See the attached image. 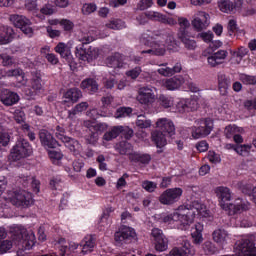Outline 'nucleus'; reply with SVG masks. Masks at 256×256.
Wrapping results in <instances>:
<instances>
[{
	"mask_svg": "<svg viewBox=\"0 0 256 256\" xmlns=\"http://www.w3.org/2000/svg\"><path fill=\"white\" fill-rule=\"evenodd\" d=\"M152 237L155 241L156 251H167V241H165V236H163V231L161 229H152Z\"/></svg>",
	"mask_w": 256,
	"mask_h": 256,
	"instance_id": "nucleus-22",
	"label": "nucleus"
},
{
	"mask_svg": "<svg viewBox=\"0 0 256 256\" xmlns=\"http://www.w3.org/2000/svg\"><path fill=\"white\" fill-rule=\"evenodd\" d=\"M159 101L162 107H165V109H169V107H173L174 100H173V97L171 96L161 95L159 97Z\"/></svg>",
	"mask_w": 256,
	"mask_h": 256,
	"instance_id": "nucleus-53",
	"label": "nucleus"
},
{
	"mask_svg": "<svg viewBox=\"0 0 256 256\" xmlns=\"http://www.w3.org/2000/svg\"><path fill=\"white\" fill-rule=\"evenodd\" d=\"M48 155L54 165H59V162L63 159V153L61 151L50 150L48 151Z\"/></svg>",
	"mask_w": 256,
	"mask_h": 256,
	"instance_id": "nucleus-52",
	"label": "nucleus"
},
{
	"mask_svg": "<svg viewBox=\"0 0 256 256\" xmlns=\"http://www.w3.org/2000/svg\"><path fill=\"white\" fill-rule=\"evenodd\" d=\"M156 21H158V23H163L164 25H170L171 27H173V25H177V19H175L173 17H169L160 12H158Z\"/></svg>",
	"mask_w": 256,
	"mask_h": 256,
	"instance_id": "nucleus-44",
	"label": "nucleus"
},
{
	"mask_svg": "<svg viewBox=\"0 0 256 256\" xmlns=\"http://www.w3.org/2000/svg\"><path fill=\"white\" fill-rule=\"evenodd\" d=\"M89 104L87 102H81L77 104L72 110L68 111V119L72 121L70 123L71 126L74 125L75 121H77V115L79 113H83V111H87Z\"/></svg>",
	"mask_w": 256,
	"mask_h": 256,
	"instance_id": "nucleus-27",
	"label": "nucleus"
},
{
	"mask_svg": "<svg viewBox=\"0 0 256 256\" xmlns=\"http://www.w3.org/2000/svg\"><path fill=\"white\" fill-rule=\"evenodd\" d=\"M178 39H180L182 41V43H184L186 49L193 50V49H195V47H197V42H195V40L191 39V37H189V34L187 33V31H185V30L178 32Z\"/></svg>",
	"mask_w": 256,
	"mask_h": 256,
	"instance_id": "nucleus-35",
	"label": "nucleus"
},
{
	"mask_svg": "<svg viewBox=\"0 0 256 256\" xmlns=\"http://www.w3.org/2000/svg\"><path fill=\"white\" fill-rule=\"evenodd\" d=\"M181 195H183V190L181 188H170L160 195L159 201L162 205H173L181 199Z\"/></svg>",
	"mask_w": 256,
	"mask_h": 256,
	"instance_id": "nucleus-12",
	"label": "nucleus"
},
{
	"mask_svg": "<svg viewBox=\"0 0 256 256\" xmlns=\"http://www.w3.org/2000/svg\"><path fill=\"white\" fill-rule=\"evenodd\" d=\"M195 217H202L203 219H213L211 211L201 201L196 200L191 204L179 206L173 213L170 214H156L155 219L160 223H166L174 229L187 231Z\"/></svg>",
	"mask_w": 256,
	"mask_h": 256,
	"instance_id": "nucleus-1",
	"label": "nucleus"
},
{
	"mask_svg": "<svg viewBox=\"0 0 256 256\" xmlns=\"http://www.w3.org/2000/svg\"><path fill=\"white\" fill-rule=\"evenodd\" d=\"M81 89L88 91V93H97L99 91V84L93 78H88L82 81Z\"/></svg>",
	"mask_w": 256,
	"mask_h": 256,
	"instance_id": "nucleus-36",
	"label": "nucleus"
},
{
	"mask_svg": "<svg viewBox=\"0 0 256 256\" xmlns=\"http://www.w3.org/2000/svg\"><path fill=\"white\" fill-rule=\"evenodd\" d=\"M54 51L60 54V57H62V59H66V61L71 59V47L63 42H59L54 48Z\"/></svg>",
	"mask_w": 256,
	"mask_h": 256,
	"instance_id": "nucleus-34",
	"label": "nucleus"
},
{
	"mask_svg": "<svg viewBox=\"0 0 256 256\" xmlns=\"http://www.w3.org/2000/svg\"><path fill=\"white\" fill-rule=\"evenodd\" d=\"M211 17L205 11H198L194 14L192 19V27L196 29V31H203V29H207L209 27Z\"/></svg>",
	"mask_w": 256,
	"mask_h": 256,
	"instance_id": "nucleus-16",
	"label": "nucleus"
},
{
	"mask_svg": "<svg viewBox=\"0 0 256 256\" xmlns=\"http://www.w3.org/2000/svg\"><path fill=\"white\" fill-rule=\"evenodd\" d=\"M80 247L82 255L93 252V249H95V238L91 235L84 237L80 243Z\"/></svg>",
	"mask_w": 256,
	"mask_h": 256,
	"instance_id": "nucleus-30",
	"label": "nucleus"
},
{
	"mask_svg": "<svg viewBox=\"0 0 256 256\" xmlns=\"http://www.w3.org/2000/svg\"><path fill=\"white\" fill-rule=\"evenodd\" d=\"M198 107L196 100L178 99L175 104V109L178 113H185V111H195Z\"/></svg>",
	"mask_w": 256,
	"mask_h": 256,
	"instance_id": "nucleus-21",
	"label": "nucleus"
},
{
	"mask_svg": "<svg viewBox=\"0 0 256 256\" xmlns=\"http://www.w3.org/2000/svg\"><path fill=\"white\" fill-rule=\"evenodd\" d=\"M63 183L61 182V179L59 178H53L50 181V187L51 189H54L55 191H61L63 189Z\"/></svg>",
	"mask_w": 256,
	"mask_h": 256,
	"instance_id": "nucleus-64",
	"label": "nucleus"
},
{
	"mask_svg": "<svg viewBox=\"0 0 256 256\" xmlns=\"http://www.w3.org/2000/svg\"><path fill=\"white\" fill-rule=\"evenodd\" d=\"M243 128L237 127V125H228L225 128V135L227 139H231L234 135H237V133H243Z\"/></svg>",
	"mask_w": 256,
	"mask_h": 256,
	"instance_id": "nucleus-47",
	"label": "nucleus"
},
{
	"mask_svg": "<svg viewBox=\"0 0 256 256\" xmlns=\"http://www.w3.org/2000/svg\"><path fill=\"white\" fill-rule=\"evenodd\" d=\"M116 150L120 153V155H129V159H131V155H133V146L131 143L127 141H122L119 145L116 146Z\"/></svg>",
	"mask_w": 256,
	"mask_h": 256,
	"instance_id": "nucleus-38",
	"label": "nucleus"
},
{
	"mask_svg": "<svg viewBox=\"0 0 256 256\" xmlns=\"http://www.w3.org/2000/svg\"><path fill=\"white\" fill-rule=\"evenodd\" d=\"M106 67L112 69L111 75H119L121 69L129 67V58L119 53L108 56L105 60Z\"/></svg>",
	"mask_w": 256,
	"mask_h": 256,
	"instance_id": "nucleus-7",
	"label": "nucleus"
},
{
	"mask_svg": "<svg viewBox=\"0 0 256 256\" xmlns=\"http://www.w3.org/2000/svg\"><path fill=\"white\" fill-rule=\"evenodd\" d=\"M159 85L168 91H177L178 89H181L183 85H185V77L182 75H176L171 78H164L159 81Z\"/></svg>",
	"mask_w": 256,
	"mask_h": 256,
	"instance_id": "nucleus-15",
	"label": "nucleus"
},
{
	"mask_svg": "<svg viewBox=\"0 0 256 256\" xmlns=\"http://www.w3.org/2000/svg\"><path fill=\"white\" fill-rule=\"evenodd\" d=\"M0 99L3 105H6L9 107L19 102V95L15 92H12L6 89V90H2L0 94Z\"/></svg>",
	"mask_w": 256,
	"mask_h": 256,
	"instance_id": "nucleus-25",
	"label": "nucleus"
},
{
	"mask_svg": "<svg viewBox=\"0 0 256 256\" xmlns=\"http://www.w3.org/2000/svg\"><path fill=\"white\" fill-rule=\"evenodd\" d=\"M9 21L14 25V27L21 29V31L24 32L25 35H28V37L33 35V28L31 27L33 23L26 16L12 14L9 17Z\"/></svg>",
	"mask_w": 256,
	"mask_h": 256,
	"instance_id": "nucleus-9",
	"label": "nucleus"
},
{
	"mask_svg": "<svg viewBox=\"0 0 256 256\" xmlns=\"http://www.w3.org/2000/svg\"><path fill=\"white\" fill-rule=\"evenodd\" d=\"M141 43L151 48L142 51V54L148 53V55H157L160 57L165 55L167 51H171L172 53L179 51V45H177V40H175L173 34L163 31L145 32L141 36Z\"/></svg>",
	"mask_w": 256,
	"mask_h": 256,
	"instance_id": "nucleus-2",
	"label": "nucleus"
},
{
	"mask_svg": "<svg viewBox=\"0 0 256 256\" xmlns=\"http://www.w3.org/2000/svg\"><path fill=\"white\" fill-rule=\"evenodd\" d=\"M136 235L135 229L128 226H122L120 230L115 233V242L124 243L130 239H135Z\"/></svg>",
	"mask_w": 256,
	"mask_h": 256,
	"instance_id": "nucleus-19",
	"label": "nucleus"
},
{
	"mask_svg": "<svg viewBox=\"0 0 256 256\" xmlns=\"http://www.w3.org/2000/svg\"><path fill=\"white\" fill-rule=\"evenodd\" d=\"M208 160L210 161V163H214L215 165H217V163H221V156L215 153V151H209Z\"/></svg>",
	"mask_w": 256,
	"mask_h": 256,
	"instance_id": "nucleus-63",
	"label": "nucleus"
},
{
	"mask_svg": "<svg viewBox=\"0 0 256 256\" xmlns=\"http://www.w3.org/2000/svg\"><path fill=\"white\" fill-rule=\"evenodd\" d=\"M204 57H207V63L210 67H217L224 63L227 59V50H218L216 53H213L211 49H207L203 52Z\"/></svg>",
	"mask_w": 256,
	"mask_h": 256,
	"instance_id": "nucleus-13",
	"label": "nucleus"
},
{
	"mask_svg": "<svg viewBox=\"0 0 256 256\" xmlns=\"http://www.w3.org/2000/svg\"><path fill=\"white\" fill-rule=\"evenodd\" d=\"M14 36L13 28L5 25L0 26V45H9L13 41Z\"/></svg>",
	"mask_w": 256,
	"mask_h": 256,
	"instance_id": "nucleus-24",
	"label": "nucleus"
},
{
	"mask_svg": "<svg viewBox=\"0 0 256 256\" xmlns=\"http://www.w3.org/2000/svg\"><path fill=\"white\" fill-rule=\"evenodd\" d=\"M218 7L222 13H231L235 10V5L230 0H219Z\"/></svg>",
	"mask_w": 256,
	"mask_h": 256,
	"instance_id": "nucleus-43",
	"label": "nucleus"
},
{
	"mask_svg": "<svg viewBox=\"0 0 256 256\" xmlns=\"http://www.w3.org/2000/svg\"><path fill=\"white\" fill-rule=\"evenodd\" d=\"M40 141L42 145L48 149H55V147L58 145L57 140H55L53 135H51V133H49L47 130L40 131Z\"/></svg>",
	"mask_w": 256,
	"mask_h": 256,
	"instance_id": "nucleus-26",
	"label": "nucleus"
},
{
	"mask_svg": "<svg viewBox=\"0 0 256 256\" xmlns=\"http://www.w3.org/2000/svg\"><path fill=\"white\" fill-rule=\"evenodd\" d=\"M215 194L219 199L221 209L228 211L229 215H235V213H240V211H247L251 207L247 200L241 198L236 199L234 203H227V201L233 199V194L231 189L225 186L216 187Z\"/></svg>",
	"mask_w": 256,
	"mask_h": 256,
	"instance_id": "nucleus-3",
	"label": "nucleus"
},
{
	"mask_svg": "<svg viewBox=\"0 0 256 256\" xmlns=\"http://www.w3.org/2000/svg\"><path fill=\"white\" fill-rule=\"evenodd\" d=\"M38 11L40 12L38 15H43V17H45V15H54V13L57 12L55 6L47 0H44Z\"/></svg>",
	"mask_w": 256,
	"mask_h": 256,
	"instance_id": "nucleus-39",
	"label": "nucleus"
},
{
	"mask_svg": "<svg viewBox=\"0 0 256 256\" xmlns=\"http://www.w3.org/2000/svg\"><path fill=\"white\" fill-rule=\"evenodd\" d=\"M156 129H158V131L161 133L169 135V137L175 134V124H173V121L167 118L158 119L156 122Z\"/></svg>",
	"mask_w": 256,
	"mask_h": 256,
	"instance_id": "nucleus-20",
	"label": "nucleus"
},
{
	"mask_svg": "<svg viewBox=\"0 0 256 256\" xmlns=\"http://www.w3.org/2000/svg\"><path fill=\"white\" fill-rule=\"evenodd\" d=\"M157 99V88L153 86H146L139 89L137 101L141 103V105H151L155 103Z\"/></svg>",
	"mask_w": 256,
	"mask_h": 256,
	"instance_id": "nucleus-11",
	"label": "nucleus"
},
{
	"mask_svg": "<svg viewBox=\"0 0 256 256\" xmlns=\"http://www.w3.org/2000/svg\"><path fill=\"white\" fill-rule=\"evenodd\" d=\"M109 213H113L112 208L106 209V211L103 213L102 217L98 222V225L101 231H103L104 229H107V227L111 225V217L109 216Z\"/></svg>",
	"mask_w": 256,
	"mask_h": 256,
	"instance_id": "nucleus-41",
	"label": "nucleus"
},
{
	"mask_svg": "<svg viewBox=\"0 0 256 256\" xmlns=\"http://www.w3.org/2000/svg\"><path fill=\"white\" fill-rule=\"evenodd\" d=\"M142 187L147 191L148 193H153L155 189H157V183L153 181L146 180L142 182Z\"/></svg>",
	"mask_w": 256,
	"mask_h": 256,
	"instance_id": "nucleus-61",
	"label": "nucleus"
},
{
	"mask_svg": "<svg viewBox=\"0 0 256 256\" xmlns=\"http://www.w3.org/2000/svg\"><path fill=\"white\" fill-rule=\"evenodd\" d=\"M5 199L16 207H29V205H33V195L25 190L9 191Z\"/></svg>",
	"mask_w": 256,
	"mask_h": 256,
	"instance_id": "nucleus-5",
	"label": "nucleus"
},
{
	"mask_svg": "<svg viewBox=\"0 0 256 256\" xmlns=\"http://www.w3.org/2000/svg\"><path fill=\"white\" fill-rule=\"evenodd\" d=\"M0 59L2 61L3 67H11L15 63V59L8 54H0Z\"/></svg>",
	"mask_w": 256,
	"mask_h": 256,
	"instance_id": "nucleus-58",
	"label": "nucleus"
},
{
	"mask_svg": "<svg viewBox=\"0 0 256 256\" xmlns=\"http://www.w3.org/2000/svg\"><path fill=\"white\" fill-rule=\"evenodd\" d=\"M234 151H236L238 155L245 157L246 155H249V152L251 151V145H237L236 148H234Z\"/></svg>",
	"mask_w": 256,
	"mask_h": 256,
	"instance_id": "nucleus-56",
	"label": "nucleus"
},
{
	"mask_svg": "<svg viewBox=\"0 0 256 256\" xmlns=\"http://www.w3.org/2000/svg\"><path fill=\"white\" fill-rule=\"evenodd\" d=\"M136 125L140 129H149L151 127L152 122L150 119L147 118L145 115H139L136 120Z\"/></svg>",
	"mask_w": 256,
	"mask_h": 256,
	"instance_id": "nucleus-48",
	"label": "nucleus"
},
{
	"mask_svg": "<svg viewBox=\"0 0 256 256\" xmlns=\"http://www.w3.org/2000/svg\"><path fill=\"white\" fill-rule=\"evenodd\" d=\"M247 53H249V49L243 46H241L237 50L231 51L232 61L236 63V65H239V63L243 61V58L245 57V55H247Z\"/></svg>",
	"mask_w": 256,
	"mask_h": 256,
	"instance_id": "nucleus-37",
	"label": "nucleus"
},
{
	"mask_svg": "<svg viewBox=\"0 0 256 256\" xmlns=\"http://www.w3.org/2000/svg\"><path fill=\"white\" fill-rule=\"evenodd\" d=\"M10 233L12 234L14 245H21L26 250L33 249L35 245V233L33 230L27 231L21 225H12L10 227Z\"/></svg>",
	"mask_w": 256,
	"mask_h": 256,
	"instance_id": "nucleus-4",
	"label": "nucleus"
},
{
	"mask_svg": "<svg viewBox=\"0 0 256 256\" xmlns=\"http://www.w3.org/2000/svg\"><path fill=\"white\" fill-rule=\"evenodd\" d=\"M88 117L91 119H99V117H111V113L103 111V110H97V109H92L89 112H87Z\"/></svg>",
	"mask_w": 256,
	"mask_h": 256,
	"instance_id": "nucleus-50",
	"label": "nucleus"
},
{
	"mask_svg": "<svg viewBox=\"0 0 256 256\" xmlns=\"http://www.w3.org/2000/svg\"><path fill=\"white\" fill-rule=\"evenodd\" d=\"M97 39V36H94L89 32V34L84 35L80 41H82V44L76 46L75 55L80 61H88V54L87 49L84 48V45H87L89 43H93Z\"/></svg>",
	"mask_w": 256,
	"mask_h": 256,
	"instance_id": "nucleus-17",
	"label": "nucleus"
},
{
	"mask_svg": "<svg viewBox=\"0 0 256 256\" xmlns=\"http://www.w3.org/2000/svg\"><path fill=\"white\" fill-rule=\"evenodd\" d=\"M55 135L56 139L62 141L65 147H67V149H69L72 153H74L75 155H78V153H80L81 144H79V141L73 138H69L67 135H65V128L57 126L55 129Z\"/></svg>",
	"mask_w": 256,
	"mask_h": 256,
	"instance_id": "nucleus-8",
	"label": "nucleus"
},
{
	"mask_svg": "<svg viewBox=\"0 0 256 256\" xmlns=\"http://www.w3.org/2000/svg\"><path fill=\"white\" fill-rule=\"evenodd\" d=\"M33 154V148L27 142V140L20 138L17 140L16 144L13 146L10 152V161H21L25 157H30Z\"/></svg>",
	"mask_w": 256,
	"mask_h": 256,
	"instance_id": "nucleus-6",
	"label": "nucleus"
},
{
	"mask_svg": "<svg viewBox=\"0 0 256 256\" xmlns=\"http://www.w3.org/2000/svg\"><path fill=\"white\" fill-rule=\"evenodd\" d=\"M83 97L79 88H71L64 93V103H77Z\"/></svg>",
	"mask_w": 256,
	"mask_h": 256,
	"instance_id": "nucleus-29",
	"label": "nucleus"
},
{
	"mask_svg": "<svg viewBox=\"0 0 256 256\" xmlns=\"http://www.w3.org/2000/svg\"><path fill=\"white\" fill-rule=\"evenodd\" d=\"M3 77H21L22 81L18 82V87H23V85H27L25 73L19 68L11 69L8 71L2 70V79Z\"/></svg>",
	"mask_w": 256,
	"mask_h": 256,
	"instance_id": "nucleus-31",
	"label": "nucleus"
},
{
	"mask_svg": "<svg viewBox=\"0 0 256 256\" xmlns=\"http://www.w3.org/2000/svg\"><path fill=\"white\" fill-rule=\"evenodd\" d=\"M133 113V109L129 107H120L116 110L114 117L115 119H123L129 117Z\"/></svg>",
	"mask_w": 256,
	"mask_h": 256,
	"instance_id": "nucleus-49",
	"label": "nucleus"
},
{
	"mask_svg": "<svg viewBox=\"0 0 256 256\" xmlns=\"http://www.w3.org/2000/svg\"><path fill=\"white\" fill-rule=\"evenodd\" d=\"M158 69L156 70L159 75H162V77H172L173 71L171 70V67L167 66V63L159 64Z\"/></svg>",
	"mask_w": 256,
	"mask_h": 256,
	"instance_id": "nucleus-51",
	"label": "nucleus"
},
{
	"mask_svg": "<svg viewBox=\"0 0 256 256\" xmlns=\"http://www.w3.org/2000/svg\"><path fill=\"white\" fill-rule=\"evenodd\" d=\"M150 7H153V0H140L137 4L139 11H145L150 9Z\"/></svg>",
	"mask_w": 256,
	"mask_h": 256,
	"instance_id": "nucleus-59",
	"label": "nucleus"
},
{
	"mask_svg": "<svg viewBox=\"0 0 256 256\" xmlns=\"http://www.w3.org/2000/svg\"><path fill=\"white\" fill-rule=\"evenodd\" d=\"M27 85V84H26ZM26 85H22L23 91L27 97H30V99H33L35 95H39L43 89V84H41V74L37 73L32 78V89L27 88Z\"/></svg>",
	"mask_w": 256,
	"mask_h": 256,
	"instance_id": "nucleus-18",
	"label": "nucleus"
},
{
	"mask_svg": "<svg viewBox=\"0 0 256 256\" xmlns=\"http://www.w3.org/2000/svg\"><path fill=\"white\" fill-rule=\"evenodd\" d=\"M218 85L220 89L227 91V89L231 87V79H229L225 74L220 73L218 74Z\"/></svg>",
	"mask_w": 256,
	"mask_h": 256,
	"instance_id": "nucleus-45",
	"label": "nucleus"
},
{
	"mask_svg": "<svg viewBox=\"0 0 256 256\" xmlns=\"http://www.w3.org/2000/svg\"><path fill=\"white\" fill-rule=\"evenodd\" d=\"M97 11V4L95 3H86L82 6L83 15H91V13H95Z\"/></svg>",
	"mask_w": 256,
	"mask_h": 256,
	"instance_id": "nucleus-54",
	"label": "nucleus"
},
{
	"mask_svg": "<svg viewBox=\"0 0 256 256\" xmlns=\"http://www.w3.org/2000/svg\"><path fill=\"white\" fill-rule=\"evenodd\" d=\"M198 125V127H192L191 131L193 139H201L207 137V135H211V132L213 131V120H199Z\"/></svg>",
	"mask_w": 256,
	"mask_h": 256,
	"instance_id": "nucleus-10",
	"label": "nucleus"
},
{
	"mask_svg": "<svg viewBox=\"0 0 256 256\" xmlns=\"http://www.w3.org/2000/svg\"><path fill=\"white\" fill-rule=\"evenodd\" d=\"M213 241L215 243H218V245H225L227 241H229V233L225 231L224 229H216L212 233Z\"/></svg>",
	"mask_w": 256,
	"mask_h": 256,
	"instance_id": "nucleus-33",
	"label": "nucleus"
},
{
	"mask_svg": "<svg viewBox=\"0 0 256 256\" xmlns=\"http://www.w3.org/2000/svg\"><path fill=\"white\" fill-rule=\"evenodd\" d=\"M141 71V67H135L134 69L126 71L125 75L129 79L135 80L137 77H139V75H141Z\"/></svg>",
	"mask_w": 256,
	"mask_h": 256,
	"instance_id": "nucleus-60",
	"label": "nucleus"
},
{
	"mask_svg": "<svg viewBox=\"0 0 256 256\" xmlns=\"http://www.w3.org/2000/svg\"><path fill=\"white\" fill-rule=\"evenodd\" d=\"M87 54H88V62L93 61V59H97V57H99V48L89 47L87 49Z\"/></svg>",
	"mask_w": 256,
	"mask_h": 256,
	"instance_id": "nucleus-62",
	"label": "nucleus"
},
{
	"mask_svg": "<svg viewBox=\"0 0 256 256\" xmlns=\"http://www.w3.org/2000/svg\"><path fill=\"white\" fill-rule=\"evenodd\" d=\"M13 247V242L9 240L0 241V255L8 253Z\"/></svg>",
	"mask_w": 256,
	"mask_h": 256,
	"instance_id": "nucleus-57",
	"label": "nucleus"
},
{
	"mask_svg": "<svg viewBox=\"0 0 256 256\" xmlns=\"http://www.w3.org/2000/svg\"><path fill=\"white\" fill-rule=\"evenodd\" d=\"M239 79L244 83V85H256V76L240 74Z\"/></svg>",
	"mask_w": 256,
	"mask_h": 256,
	"instance_id": "nucleus-55",
	"label": "nucleus"
},
{
	"mask_svg": "<svg viewBox=\"0 0 256 256\" xmlns=\"http://www.w3.org/2000/svg\"><path fill=\"white\" fill-rule=\"evenodd\" d=\"M45 3V0H25V9L27 11H30V13H33L35 17H38V19H45V16L39 15V8Z\"/></svg>",
	"mask_w": 256,
	"mask_h": 256,
	"instance_id": "nucleus-23",
	"label": "nucleus"
},
{
	"mask_svg": "<svg viewBox=\"0 0 256 256\" xmlns=\"http://www.w3.org/2000/svg\"><path fill=\"white\" fill-rule=\"evenodd\" d=\"M121 133H126V139H129L133 135V131L127 126H113L103 135V145L105 146V142L107 141L117 139Z\"/></svg>",
	"mask_w": 256,
	"mask_h": 256,
	"instance_id": "nucleus-14",
	"label": "nucleus"
},
{
	"mask_svg": "<svg viewBox=\"0 0 256 256\" xmlns=\"http://www.w3.org/2000/svg\"><path fill=\"white\" fill-rule=\"evenodd\" d=\"M203 229L204 226L201 223H196L194 227L191 228L192 243H194V245H201V243H203Z\"/></svg>",
	"mask_w": 256,
	"mask_h": 256,
	"instance_id": "nucleus-28",
	"label": "nucleus"
},
{
	"mask_svg": "<svg viewBox=\"0 0 256 256\" xmlns=\"http://www.w3.org/2000/svg\"><path fill=\"white\" fill-rule=\"evenodd\" d=\"M107 29H113L114 31H121V29H125L127 25L125 24V21L121 19H112L105 25Z\"/></svg>",
	"mask_w": 256,
	"mask_h": 256,
	"instance_id": "nucleus-42",
	"label": "nucleus"
},
{
	"mask_svg": "<svg viewBox=\"0 0 256 256\" xmlns=\"http://www.w3.org/2000/svg\"><path fill=\"white\" fill-rule=\"evenodd\" d=\"M41 53H46L45 59L48 61V63H51V65H57V63H59V58L57 55L49 53V46L42 48Z\"/></svg>",
	"mask_w": 256,
	"mask_h": 256,
	"instance_id": "nucleus-46",
	"label": "nucleus"
},
{
	"mask_svg": "<svg viewBox=\"0 0 256 256\" xmlns=\"http://www.w3.org/2000/svg\"><path fill=\"white\" fill-rule=\"evenodd\" d=\"M169 135L165 134L164 132L155 130L154 132H152V141L153 143H155L156 147L158 149H162V147H165V145H167V137Z\"/></svg>",
	"mask_w": 256,
	"mask_h": 256,
	"instance_id": "nucleus-32",
	"label": "nucleus"
},
{
	"mask_svg": "<svg viewBox=\"0 0 256 256\" xmlns=\"http://www.w3.org/2000/svg\"><path fill=\"white\" fill-rule=\"evenodd\" d=\"M130 161H132V163L148 165V163L151 161V156L149 154H139L134 152L133 154H130Z\"/></svg>",
	"mask_w": 256,
	"mask_h": 256,
	"instance_id": "nucleus-40",
	"label": "nucleus"
}]
</instances>
